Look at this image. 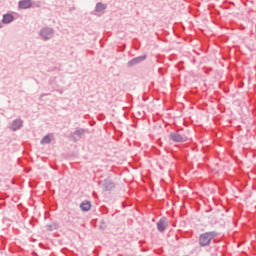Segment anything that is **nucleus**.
<instances>
[{
    "mask_svg": "<svg viewBox=\"0 0 256 256\" xmlns=\"http://www.w3.org/2000/svg\"><path fill=\"white\" fill-rule=\"evenodd\" d=\"M217 237V232H205L199 236V245L200 247H207V245H211V241Z\"/></svg>",
    "mask_w": 256,
    "mask_h": 256,
    "instance_id": "obj_1",
    "label": "nucleus"
},
{
    "mask_svg": "<svg viewBox=\"0 0 256 256\" xmlns=\"http://www.w3.org/2000/svg\"><path fill=\"white\" fill-rule=\"evenodd\" d=\"M170 139L171 141H174V143H183V141H187V138L179 133H171Z\"/></svg>",
    "mask_w": 256,
    "mask_h": 256,
    "instance_id": "obj_2",
    "label": "nucleus"
},
{
    "mask_svg": "<svg viewBox=\"0 0 256 256\" xmlns=\"http://www.w3.org/2000/svg\"><path fill=\"white\" fill-rule=\"evenodd\" d=\"M158 231H165L167 229V218H161L157 223Z\"/></svg>",
    "mask_w": 256,
    "mask_h": 256,
    "instance_id": "obj_3",
    "label": "nucleus"
},
{
    "mask_svg": "<svg viewBox=\"0 0 256 256\" xmlns=\"http://www.w3.org/2000/svg\"><path fill=\"white\" fill-rule=\"evenodd\" d=\"M41 36L44 39H51L53 37V31L49 28H45L41 31Z\"/></svg>",
    "mask_w": 256,
    "mask_h": 256,
    "instance_id": "obj_4",
    "label": "nucleus"
},
{
    "mask_svg": "<svg viewBox=\"0 0 256 256\" xmlns=\"http://www.w3.org/2000/svg\"><path fill=\"white\" fill-rule=\"evenodd\" d=\"M146 56H139L134 58L128 62V67H133V65H137V63H141V61H145Z\"/></svg>",
    "mask_w": 256,
    "mask_h": 256,
    "instance_id": "obj_5",
    "label": "nucleus"
},
{
    "mask_svg": "<svg viewBox=\"0 0 256 256\" xmlns=\"http://www.w3.org/2000/svg\"><path fill=\"white\" fill-rule=\"evenodd\" d=\"M20 9H29L31 7V1L30 0H23L19 3Z\"/></svg>",
    "mask_w": 256,
    "mask_h": 256,
    "instance_id": "obj_6",
    "label": "nucleus"
},
{
    "mask_svg": "<svg viewBox=\"0 0 256 256\" xmlns=\"http://www.w3.org/2000/svg\"><path fill=\"white\" fill-rule=\"evenodd\" d=\"M80 209H82V211H89L91 209V202L89 201H84L80 204Z\"/></svg>",
    "mask_w": 256,
    "mask_h": 256,
    "instance_id": "obj_7",
    "label": "nucleus"
},
{
    "mask_svg": "<svg viewBox=\"0 0 256 256\" xmlns=\"http://www.w3.org/2000/svg\"><path fill=\"white\" fill-rule=\"evenodd\" d=\"M21 125H22V122L21 120H15L12 125H11V128L13 131H17V129H20L21 128Z\"/></svg>",
    "mask_w": 256,
    "mask_h": 256,
    "instance_id": "obj_8",
    "label": "nucleus"
},
{
    "mask_svg": "<svg viewBox=\"0 0 256 256\" xmlns=\"http://www.w3.org/2000/svg\"><path fill=\"white\" fill-rule=\"evenodd\" d=\"M104 187H105V191H111L115 188V184H113V182L111 181H106L104 183Z\"/></svg>",
    "mask_w": 256,
    "mask_h": 256,
    "instance_id": "obj_9",
    "label": "nucleus"
},
{
    "mask_svg": "<svg viewBox=\"0 0 256 256\" xmlns=\"http://www.w3.org/2000/svg\"><path fill=\"white\" fill-rule=\"evenodd\" d=\"M2 21L3 23H11L13 21V15L5 14Z\"/></svg>",
    "mask_w": 256,
    "mask_h": 256,
    "instance_id": "obj_10",
    "label": "nucleus"
},
{
    "mask_svg": "<svg viewBox=\"0 0 256 256\" xmlns=\"http://www.w3.org/2000/svg\"><path fill=\"white\" fill-rule=\"evenodd\" d=\"M47 143H51V137L50 136H45L42 140H41V144L45 145Z\"/></svg>",
    "mask_w": 256,
    "mask_h": 256,
    "instance_id": "obj_11",
    "label": "nucleus"
},
{
    "mask_svg": "<svg viewBox=\"0 0 256 256\" xmlns=\"http://www.w3.org/2000/svg\"><path fill=\"white\" fill-rule=\"evenodd\" d=\"M104 9H105V5L104 4L98 3L96 5V11H104Z\"/></svg>",
    "mask_w": 256,
    "mask_h": 256,
    "instance_id": "obj_12",
    "label": "nucleus"
},
{
    "mask_svg": "<svg viewBox=\"0 0 256 256\" xmlns=\"http://www.w3.org/2000/svg\"><path fill=\"white\" fill-rule=\"evenodd\" d=\"M47 227L50 231H53V230L57 229V224L48 225Z\"/></svg>",
    "mask_w": 256,
    "mask_h": 256,
    "instance_id": "obj_13",
    "label": "nucleus"
},
{
    "mask_svg": "<svg viewBox=\"0 0 256 256\" xmlns=\"http://www.w3.org/2000/svg\"><path fill=\"white\" fill-rule=\"evenodd\" d=\"M83 133H84L83 130H78V131L76 132V135H83Z\"/></svg>",
    "mask_w": 256,
    "mask_h": 256,
    "instance_id": "obj_14",
    "label": "nucleus"
}]
</instances>
